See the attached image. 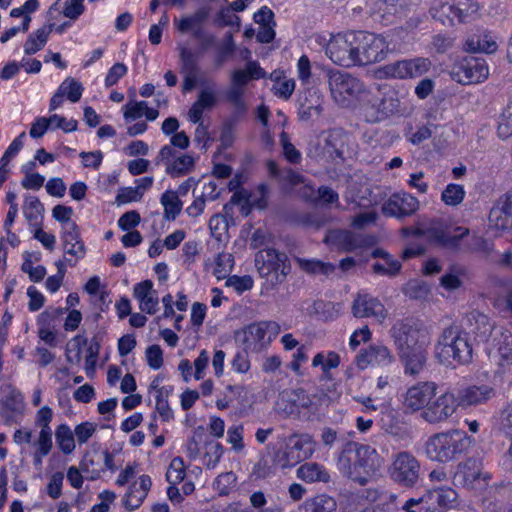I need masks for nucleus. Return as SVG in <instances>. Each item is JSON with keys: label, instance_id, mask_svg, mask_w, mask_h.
<instances>
[{"label": "nucleus", "instance_id": "obj_1", "mask_svg": "<svg viewBox=\"0 0 512 512\" xmlns=\"http://www.w3.org/2000/svg\"><path fill=\"white\" fill-rule=\"evenodd\" d=\"M382 465L377 450L367 444L347 442L337 459L338 470L351 480L365 485Z\"/></svg>", "mask_w": 512, "mask_h": 512}, {"label": "nucleus", "instance_id": "obj_2", "mask_svg": "<svg viewBox=\"0 0 512 512\" xmlns=\"http://www.w3.org/2000/svg\"><path fill=\"white\" fill-rule=\"evenodd\" d=\"M434 353L445 366L468 364L473 356L468 333L457 325L446 327L438 337Z\"/></svg>", "mask_w": 512, "mask_h": 512}, {"label": "nucleus", "instance_id": "obj_3", "mask_svg": "<svg viewBox=\"0 0 512 512\" xmlns=\"http://www.w3.org/2000/svg\"><path fill=\"white\" fill-rule=\"evenodd\" d=\"M360 114L369 123H378L402 111L399 94L392 88L365 89L360 98Z\"/></svg>", "mask_w": 512, "mask_h": 512}, {"label": "nucleus", "instance_id": "obj_4", "mask_svg": "<svg viewBox=\"0 0 512 512\" xmlns=\"http://www.w3.org/2000/svg\"><path fill=\"white\" fill-rule=\"evenodd\" d=\"M281 446L273 456L274 465L286 469L310 459L317 443L308 433H293L281 438Z\"/></svg>", "mask_w": 512, "mask_h": 512}, {"label": "nucleus", "instance_id": "obj_5", "mask_svg": "<svg viewBox=\"0 0 512 512\" xmlns=\"http://www.w3.org/2000/svg\"><path fill=\"white\" fill-rule=\"evenodd\" d=\"M470 444L471 439L464 431L451 430L429 437L425 453L430 460L445 463L467 450Z\"/></svg>", "mask_w": 512, "mask_h": 512}, {"label": "nucleus", "instance_id": "obj_6", "mask_svg": "<svg viewBox=\"0 0 512 512\" xmlns=\"http://www.w3.org/2000/svg\"><path fill=\"white\" fill-rule=\"evenodd\" d=\"M397 351L426 348L431 332L424 324L411 320H399L390 330Z\"/></svg>", "mask_w": 512, "mask_h": 512}, {"label": "nucleus", "instance_id": "obj_7", "mask_svg": "<svg viewBox=\"0 0 512 512\" xmlns=\"http://www.w3.org/2000/svg\"><path fill=\"white\" fill-rule=\"evenodd\" d=\"M281 331L279 323L272 320L253 322L236 332V339L244 350L259 353L266 349Z\"/></svg>", "mask_w": 512, "mask_h": 512}, {"label": "nucleus", "instance_id": "obj_8", "mask_svg": "<svg viewBox=\"0 0 512 512\" xmlns=\"http://www.w3.org/2000/svg\"><path fill=\"white\" fill-rule=\"evenodd\" d=\"M255 265L260 276L271 285L283 283L290 272L287 255L273 248L260 250L255 256Z\"/></svg>", "mask_w": 512, "mask_h": 512}, {"label": "nucleus", "instance_id": "obj_9", "mask_svg": "<svg viewBox=\"0 0 512 512\" xmlns=\"http://www.w3.org/2000/svg\"><path fill=\"white\" fill-rule=\"evenodd\" d=\"M327 79L332 99L341 106H348L353 100L360 99L365 92L363 83L349 73L329 70Z\"/></svg>", "mask_w": 512, "mask_h": 512}, {"label": "nucleus", "instance_id": "obj_10", "mask_svg": "<svg viewBox=\"0 0 512 512\" xmlns=\"http://www.w3.org/2000/svg\"><path fill=\"white\" fill-rule=\"evenodd\" d=\"M384 37L372 33L355 32V66L380 62L388 53Z\"/></svg>", "mask_w": 512, "mask_h": 512}, {"label": "nucleus", "instance_id": "obj_11", "mask_svg": "<svg viewBox=\"0 0 512 512\" xmlns=\"http://www.w3.org/2000/svg\"><path fill=\"white\" fill-rule=\"evenodd\" d=\"M388 471L393 481L404 487H412L419 479L420 463L412 453L401 451L393 455Z\"/></svg>", "mask_w": 512, "mask_h": 512}, {"label": "nucleus", "instance_id": "obj_12", "mask_svg": "<svg viewBox=\"0 0 512 512\" xmlns=\"http://www.w3.org/2000/svg\"><path fill=\"white\" fill-rule=\"evenodd\" d=\"M330 60L343 67L355 66V32L338 33L330 38L326 46Z\"/></svg>", "mask_w": 512, "mask_h": 512}, {"label": "nucleus", "instance_id": "obj_13", "mask_svg": "<svg viewBox=\"0 0 512 512\" xmlns=\"http://www.w3.org/2000/svg\"><path fill=\"white\" fill-rule=\"evenodd\" d=\"M155 164H165V172L172 178L191 173L195 168V158L191 154H176L170 145H164L155 158Z\"/></svg>", "mask_w": 512, "mask_h": 512}, {"label": "nucleus", "instance_id": "obj_14", "mask_svg": "<svg viewBox=\"0 0 512 512\" xmlns=\"http://www.w3.org/2000/svg\"><path fill=\"white\" fill-rule=\"evenodd\" d=\"M277 412L286 417H300L304 410L312 412V398L303 389L283 391L276 403Z\"/></svg>", "mask_w": 512, "mask_h": 512}, {"label": "nucleus", "instance_id": "obj_15", "mask_svg": "<svg viewBox=\"0 0 512 512\" xmlns=\"http://www.w3.org/2000/svg\"><path fill=\"white\" fill-rule=\"evenodd\" d=\"M458 406L455 395L451 392L441 394L435 401L430 402L422 411V418L432 424L441 423L451 417Z\"/></svg>", "mask_w": 512, "mask_h": 512}, {"label": "nucleus", "instance_id": "obj_16", "mask_svg": "<svg viewBox=\"0 0 512 512\" xmlns=\"http://www.w3.org/2000/svg\"><path fill=\"white\" fill-rule=\"evenodd\" d=\"M352 313L357 318H374L382 323L388 316L384 304L376 297L359 292L352 304Z\"/></svg>", "mask_w": 512, "mask_h": 512}, {"label": "nucleus", "instance_id": "obj_17", "mask_svg": "<svg viewBox=\"0 0 512 512\" xmlns=\"http://www.w3.org/2000/svg\"><path fill=\"white\" fill-rule=\"evenodd\" d=\"M381 209L387 217L403 218L414 214L419 209V201L409 193H396L383 203Z\"/></svg>", "mask_w": 512, "mask_h": 512}, {"label": "nucleus", "instance_id": "obj_18", "mask_svg": "<svg viewBox=\"0 0 512 512\" xmlns=\"http://www.w3.org/2000/svg\"><path fill=\"white\" fill-rule=\"evenodd\" d=\"M218 93L213 82L202 83L195 102L190 107L187 117L192 123L199 122L205 111L212 110L218 103Z\"/></svg>", "mask_w": 512, "mask_h": 512}, {"label": "nucleus", "instance_id": "obj_19", "mask_svg": "<svg viewBox=\"0 0 512 512\" xmlns=\"http://www.w3.org/2000/svg\"><path fill=\"white\" fill-rule=\"evenodd\" d=\"M430 67L431 61L428 58L417 57L391 63L386 67V72L394 78H416L427 73Z\"/></svg>", "mask_w": 512, "mask_h": 512}, {"label": "nucleus", "instance_id": "obj_20", "mask_svg": "<svg viewBox=\"0 0 512 512\" xmlns=\"http://www.w3.org/2000/svg\"><path fill=\"white\" fill-rule=\"evenodd\" d=\"M469 229L462 226L448 227L443 223H434L428 229V238L437 244L457 248L460 241L469 235Z\"/></svg>", "mask_w": 512, "mask_h": 512}, {"label": "nucleus", "instance_id": "obj_21", "mask_svg": "<svg viewBox=\"0 0 512 512\" xmlns=\"http://www.w3.org/2000/svg\"><path fill=\"white\" fill-rule=\"evenodd\" d=\"M395 361L392 351L383 344H372L356 357L357 366L364 370L369 366L385 367Z\"/></svg>", "mask_w": 512, "mask_h": 512}, {"label": "nucleus", "instance_id": "obj_22", "mask_svg": "<svg viewBox=\"0 0 512 512\" xmlns=\"http://www.w3.org/2000/svg\"><path fill=\"white\" fill-rule=\"evenodd\" d=\"M436 391L437 385L434 382H419L407 389L404 405L412 411L424 410L436 395Z\"/></svg>", "mask_w": 512, "mask_h": 512}, {"label": "nucleus", "instance_id": "obj_23", "mask_svg": "<svg viewBox=\"0 0 512 512\" xmlns=\"http://www.w3.org/2000/svg\"><path fill=\"white\" fill-rule=\"evenodd\" d=\"M4 395L0 399V415L7 421L22 416L25 411V400L23 393L12 385L5 386Z\"/></svg>", "mask_w": 512, "mask_h": 512}, {"label": "nucleus", "instance_id": "obj_24", "mask_svg": "<svg viewBox=\"0 0 512 512\" xmlns=\"http://www.w3.org/2000/svg\"><path fill=\"white\" fill-rule=\"evenodd\" d=\"M152 486L151 478L148 475H141L130 483L127 492L122 498L123 506L133 511L138 509L146 499Z\"/></svg>", "mask_w": 512, "mask_h": 512}, {"label": "nucleus", "instance_id": "obj_25", "mask_svg": "<svg viewBox=\"0 0 512 512\" xmlns=\"http://www.w3.org/2000/svg\"><path fill=\"white\" fill-rule=\"evenodd\" d=\"M133 296L142 312L153 315L159 309L158 293L151 280H144L134 285Z\"/></svg>", "mask_w": 512, "mask_h": 512}, {"label": "nucleus", "instance_id": "obj_26", "mask_svg": "<svg viewBox=\"0 0 512 512\" xmlns=\"http://www.w3.org/2000/svg\"><path fill=\"white\" fill-rule=\"evenodd\" d=\"M458 69L457 73L461 75L459 81L464 84L481 83L489 76L488 65L483 59H466Z\"/></svg>", "mask_w": 512, "mask_h": 512}, {"label": "nucleus", "instance_id": "obj_27", "mask_svg": "<svg viewBox=\"0 0 512 512\" xmlns=\"http://www.w3.org/2000/svg\"><path fill=\"white\" fill-rule=\"evenodd\" d=\"M325 241L343 251H353L364 245V239L361 235L353 234L345 230H332L326 237Z\"/></svg>", "mask_w": 512, "mask_h": 512}, {"label": "nucleus", "instance_id": "obj_28", "mask_svg": "<svg viewBox=\"0 0 512 512\" xmlns=\"http://www.w3.org/2000/svg\"><path fill=\"white\" fill-rule=\"evenodd\" d=\"M208 16L209 10L206 8H200L191 15H186L179 19L175 18L174 25L180 33H191L195 38L198 33L203 30V24L207 20Z\"/></svg>", "mask_w": 512, "mask_h": 512}, {"label": "nucleus", "instance_id": "obj_29", "mask_svg": "<svg viewBox=\"0 0 512 512\" xmlns=\"http://www.w3.org/2000/svg\"><path fill=\"white\" fill-rule=\"evenodd\" d=\"M265 76L266 72L257 61H248L244 68L231 72L230 84L245 88L251 80H259Z\"/></svg>", "mask_w": 512, "mask_h": 512}, {"label": "nucleus", "instance_id": "obj_30", "mask_svg": "<svg viewBox=\"0 0 512 512\" xmlns=\"http://www.w3.org/2000/svg\"><path fill=\"white\" fill-rule=\"evenodd\" d=\"M400 361L404 365V371L409 375L419 374L426 363V348L398 351Z\"/></svg>", "mask_w": 512, "mask_h": 512}, {"label": "nucleus", "instance_id": "obj_31", "mask_svg": "<svg viewBox=\"0 0 512 512\" xmlns=\"http://www.w3.org/2000/svg\"><path fill=\"white\" fill-rule=\"evenodd\" d=\"M123 116L126 121L136 120L145 116L148 121L158 118L157 109L148 106L146 101H130L123 106Z\"/></svg>", "mask_w": 512, "mask_h": 512}, {"label": "nucleus", "instance_id": "obj_32", "mask_svg": "<svg viewBox=\"0 0 512 512\" xmlns=\"http://www.w3.org/2000/svg\"><path fill=\"white\" fill-rule=\"evenodd\" d=\"M481 476V464L475 459H468L458 465L456 480L464 486L472 487Z\"/></svg>", "mask_w": 512, "mask_h": 512}, {"label": "nucleus", "instance_id": "obj_33", "mask_svg": "<svg viewBox=\"0 0 512 512\" xmlns=\"http://www.w3.org/2000/svg\"><path fill=\"white\" fill-rule=\"evenodd\" d=\"M299 479L307 483L328 482L330 475L325 467L317 462L302 464L296 471Z\"/></svg>", "mask_w": 512, "mask_h": 512}, {"label": "nucleus", "instance_id": "obj_34", "mask_svg": "<svg viewBox=\"0 0 512 512\" xmlns=\"http://www.w3.org/2000/svg\"><path fill=\"white\" fill-rule=\"evenodd\" d=\"M433 18L441 23L452 25L455 21L460 22L463 18L462 10L454 5L453 2L445 1L431 8Z\"/></svg>", "mask_w": 512, "mask_h": 512}, {"label": "nucleus", "instance_id": "obj_35", "mask_svg": "<svg viewBox=\"0 0 512 512\" xmlns=\"http://www.w3.org/2000/svg\"><path fill=\"white\" fill-rule=\"evenodd\" d=\"M494 396V389L487 385L470 386L460 394V400L466 405H478Z\"/></svg>", "mask_w": 512, "mask_h": 512}, {"label": "nucleus", "instance_id": "obj_36", "mask_svg": "<svg viewBox=\"0 0 512 512\" xmlns=\"http://www.w3.org/2000/svg\"><path fill=\"white\" fill-rule=\"evenodd\" d=\"M468 321L473 327L472 331L479 341L485 342L489 339L494 325L485 314L479 311H472L468 315Z\"/></svg>", "mask_w": 512, "mask_h": 512}, {"label": "nucleus", "instance_id": "obj_37", "mask_svg": "<svg viewBox=\"0 0 512 512\" xmlns=\"http://www.w3.org/2000/svg\"><path fill=\"white\" fill-rule=\"evenodd\" d=\"M53 25L43 26L29 35L24 43V53L33 55L40 51L47 43Z\"/></svg>", "mask_w": 512, "mask_h": 512}, {"label": "nucleus", "instance_id": "obj_38", "mask_svg": "<svg viewBox=\"0 0 512 512\" xmlns=\"http://www.w3.org/2000/svg\"><path fill=\"white\" fill-rule=\"evenodd\" d=\"M160 203L164 208V218L166 220H175L183 206V202L177 192L173 190H166L161 195Z\"/></svg>", "mask_w": 512, "mask_h": 512}, {"label": "nucleus", "instance_id": "obj_39", "mask_svg": "<svg viewBox=\"0 0 512 512\" xmlns=\"http://www.w3.org/2000/svg\"><path fill=\"white\" fill-rule=\"evenodd\" d=\"M403 510L405 512H443L429 492L418 499L410 498L407 500Z\"/></svg>", "mask_w": 512, "mask_h": 512}, {"label": "nucleus", "instance_id": "obj_40", "mask_svg": "<svg viewBox=\"0 0 512 512\" xmlns=\"http://www.w3.org/2000/svg\"><path fill=\"white\" fill-rule=\"evenodd\" d=\"M55 439L63 454H71L76 447L75 436L67 424H60L55 430Z\"/></svg>", "mask_w": 512, "mask_h": 512}, {"label": "nucleus", "instance_id": "obj_41", "mask_svg": "<svg viewBox=\"0 0 512 512\" xmlns=\"http://www.w3.org/2000/svg\"><path fill=\"white\" fill-rule=\"evenodd\" d=\"M295 261L300 269L308 274L330 275L335 270V266L333 264L322 262L317 259H305L298 257Z\"/></svg>", "mask_w": 512, "mask_h": 512}, {"label": "nucleus", "instance_id": "obj_42", "mask_svg": "<svg viewBox=\"0 0 512 512\" xmlns=\"http://www.w3.org/2000/svg\"><path fill=\"white\" fill-rule=\"evenodd\" d=\"M409 6V0H382L379 9L383 12V17L386 18L387 22H393L390 16L400 18L406 15Z\"/></svg>", "mask_w": 512, "mask_h": 512}, {"label": "nucleus", "instance_id": "obj_43", "mask_svg": "<svg viewBox=\"0 0 512 512\" xmlns=\"http://www.w3.org/2000/svg\"><path fill=\"white\" fill-rule=\"evenodd\" d=\"M305 510L306 512H334L336 502L327 495H317L305 501Z\"/></svg>", "mask_w": 512, "mask_h": 512}, {"label": "nucleus", "instance_id": "obj_44", "mask_svg": "<svg viewBox=\"0 0 512 512\" xmlns=\"http://www.w3.org/2000/svg\"><path fill=\"white\" fill-rule=\"evenodd\" d=\"M64 97L72 103L78 102L84 91L82 84L75 78H66L57 89Z\"/></svg>", "mask_w": 512, "mask_h": 512}, {"label": "nucleus", "instance_id": "obj_45", "mask_svg": "<svg viewBox=\"0 0 512 512\" xmlns=\"http://www.w3.org/2000/svg\"><path fill=\"white\" fill-rule=\"evenodd\" d=\"M428 492L443 512L452 508L457 500V493L451 488H438Z\"/></svg>", "mask_w": 512, "mask_h": 512}, {"label": "nucleus", "instance_id": "obj_46", "mask_svg": "<svg viewBox=\"0 0 512 512\" xmlns=\"http://www.w3.org/2000/svg\"><path fill=\"white\" fill-rule=\"evenodd\" d=\"M509 215L493 206L489 214V228L497 232L512 228V218Z\"/></svg>", "mask_w": 512, "mask_h": 512}, {"label": "nucleus", "instance_id": "obj_47", "mask_svg": "<svg viewBox=\"0 0 512 512\" xmlns=\"http://www.w3.org/2000/svg\"><path fill=\"white\" fill-rule=\"evenodd\" d=\"M466 192L459 184H448L441 194V200L449 206H457L464 200Z\"/></svg>", "mask_w": 512, "mask_h": 512}, {"label": "nucleus", "instance_id": "obj_48", "mask_svg": "<svg viewBox=\"0 0 512 512\" xmlns=\"http://www.w3.org/2000/svg\"><path fill=\"white\" fill-rule=\"evenodd\" d=\"M185 464L182 458L175 457L171 460L166 472V480L169 484L177 485L185 478Z\"/></svg>", "mask_w": 512, "mask_h": 512}, {"label": "nucleus", "instance_id": "obj_49", "mask_svg": "<svg viewBox=\"0 0 512 512\" xmlns=\"http://www.w3.org/2000/svg\"><path fill=\"white\" fill-rule=\"evenodd\" d=\"M34 166V162H29L27 165L22 167V171L25 173V177L21 181V185L25 189L39 190L45 181L44 176L39 173H30L29 170Z\"/></svg>", "mask_w": 512, "mask_h": 512}, {"label": "nucleus", "instance_id": "obj_50", "mask_svg": "<svg viewBox=\"0 0 512 512\" xmlns=\"http://www.w3.org/2000/svg\"><path fill=\"white\" fill-rule=\"evenodd\" d=\"M401 269V263L395 258H385L382 262H376L372 265L375 274L385 276H395Z\"/></svg>", "mask_w": 512, "mask_h": 512}, {"label": "nucleus", "instance_id": "obj_51", "mask_svg": "<svg viewBox=\"0 0 512 512\" xmlns=\"http://www.w3.org/2000/svg\"><path fill=\"white\" fill-rule=\"evenodd\" d=\"M233 257L230 253H219L215 259L213 274L218 279L225 278L232 270Z\"/></svg>", "mask_w": 512, "mask_h": 512}, {"label": "nucleus", "instance_id": "obj_52", "mask_svg": "<svg viewBox=\"0 0 512 512\" xmlns=\"http://www.w3.org/2000/svg\"><path fill=\"white\" fill-rule=\"evenodd\" d=\"M206 451L203 456V464L209 468H214L217 463L219 462L222 454H223V447L220 443L217 442H209L206 444Z\"/></svg>", "mask_w": 512, "mask_h": 512}, {"label": "nucleus", "instance_id": "obj_53", "mask_svg": "<svg viewBox=\"0 0 512 512\" xmlns=\"http://www.w3.org/2000/svg\"><path fill=\"white\" fill-rule=\"evenodd\" d=\"M468 248L472 252H477L482 254L483 256H489L494 252V245L488 239L473 234L468 244Z\"/></svg>", "mask_w": 512, "mask_h": 512}, {"label": "nucleus", "instance_id": "obj_54", "mask_svg": "<svg viewBox=\"0 0 512 512\" xmlns=\"http://www.w3.org/2000/svg\"><path fill=\"white\" fill-rule=\"evenodd\" d=\"M499 365L507 366L512 364V335L502 334V342L498 347Z\"/></svg>", "mask_w": 512, "mask_h": 512}, {"label": "nucleus", "instance_id": "obj_55", "mask_svg": "<svg viewBox=\"0 0 512 512\" xmlns=\"http://www.w3.org/2000/svg\"><path fill=\"white\" fill-rule=\"evenodd\" d=\"M209 229L211 235L218 241H222L228 231V223L224 216L220 214L213 215L209 220Z\"/></svg>", "mask_w": 512, "mask_h": 512}, {"label": "nucleus", "instance_id": "obj_56", "mask_svg": "<svg viewBox=\"0 0 512 512\" xmlns=\"http://www.w3.org/2000/svg\"><path fill=\"white\" fill-rule=\"evenodd\" d=\"M244 429L242 425H232L227 431V442L236 452H241L244 448L243 443Z\"/></svg>", "mask_w": 512, "mask_h": 512}, {"label": "nucleus", "instance_id": "obj_57", "mask_svg": "<svg viewBox=\"0 0 512 512\" xmlns=\"http://www.w3.org/2000/svg\"><path fill=\"white\" fill-rule=\"evenodd\" d=\"M245 88L230 84L226 93V100L238 110H245L246 104L243 99Z\"/></svg>", "mask_w": 512, "mask_h": 512}, {"label": "nucleus", "instance_id": "obj_58", "mask_svg": "<svg viewBox=\"0 0 512 512\" xmlns=\"http://www.w3.org/2000/svg\"><path fill=\"white\" fill-rule=\"evenodd\" d=\"M403 292L409 298L421 299L428 294L429 289L427 285L424 284L423 282H420L418 280H410L403 288Z\"/></svg>", "mask_w": 512, "mask_h": 512}, {"label": "nucleus", "instance_id": "obj_59", "mask_svg": "<svg viewBox=\"0 0 512 512\" xmlns=\"http://www.w3.org/2000/svg\"><path fill=\"white\" fill-rule=\"evenodd\" d=\"M498 39V36L491 32L483 33L477 42L478 50L488 54L496 52L499 47Z\"/></svg>", "mask_w": 512, "mask_h": 512}, {"label": "nucleus", "instance_id": "obj_60", "mask_svg": "<svg viewBox=\"0 0 512 512\" xmlns=\"http://www.w3.org/2000/svg\"><path fill=\"white\" fill-rule=\"evenodd\" d=\"M280 143L285 158L291 163H298L301 160V153L289 141L288 135L283 131L280 134Z\"/></svg>", "mask_w": 512, "mask_h": 512}, {"label": "nucleus", "instance_id": "obj_61", "mask_svg": "<svg viewBox=\"0 0 512 512\" xmlns=\"http://www.w3.org/2000/svg\"><path fill=\"white\" fill-rule=\"evenodd\" d=\"M95 431V424L91 422H83L75 427L73 433L77 442L81 445L86 443L93 436Z\"/></svg>", "mask_w": 512, "mask_h": 512}, {"label": "nucleus", "instance_id": "obj_62", "mask_svg": "<svg viewBox=\"0 0 512 512\" xmlns=\"http://www.w3.org/2000/svg\"><path fill=\"white\" fill-rule=\"evenodd\" d=\"M40 455H48L52 449V431L40 430L38 439L34 443Z\"/></svg>", "mask_w": 512, "mask_h": 512}, {"label": "nucleus", "instance_id": "obj_63", "mask_svg": "<svg viewBox=\"0 0 512 512\" xmlns=\"http://www.w3.org/2000/svg\"><path fill=\"white\" fill-rule=\"evenodd\" d=\"M50 126L53 128L62 129L64 132H72L77 129V121L74 119H66L58 114H53L48 117Z\"/></svg>", "mask_w": 512, "mask_h": 512}, {"label": "nucleus", "instance_id": "obj_64", "mask_svg": "<svg viewBox=\"0 0 512 512\" xmlns=\"http://www.w3.org/2000/svg\"><path fill=\"white\" fill-rule=\"evenodd\" d=\"M372 337V332L368 326L356 329L349 338V346L355 350L361 343H367Z\"/></svg>", "mask_w": 512, "mask_h": 512}]
</instances>
